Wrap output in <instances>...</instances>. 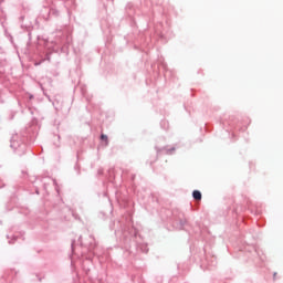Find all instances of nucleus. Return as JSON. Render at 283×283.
I'll return each mask as SVG.
<instances>
[{"label": "nucleus", "instance_id": "f257e3e1", "mask_svg": "<svg viewBox=\"0 0 283 283\" xmlns=\"http://www.w3.org/2000/svg\"><path fill=\"white\" fill-rule=\"evenodd\" d=\"M195 200H202V193H200V191L195 190L192 193Z\"/></svg>", "mask_w": 283, "mask_h": 283}, {"label": "nucleus", "instance_id": "f03ea898", "mask_svg": "<svg viewBox=\"0 0 283 283\" xmlns=\"http://www.w3.org/2000/svg\"><path fill=\"white\" fill-rule=\"evenodd\" d=\"M102 140H107V136L102 135Z\"/></svg>", "mask_w": 283, "mask_h": 283}]
</instances>
